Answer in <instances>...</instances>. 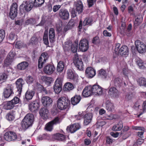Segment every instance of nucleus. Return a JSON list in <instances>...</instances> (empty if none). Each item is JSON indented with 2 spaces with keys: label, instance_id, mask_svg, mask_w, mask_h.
Returning <instances> with one entry per match:
<instances>
[{
  "label": "nucleus",
  "instance_id": "nucleus-1",
  "mask_svg": "<svg viewBox=\"0 0 146 146\" xmlns=\"http://www.w3.org/2000/svg\"><path fill=\"white\" fill-rule=\"evenodd\" d=\"M34 119V116L31 113H28L25 117L22 122V127L23 129H27L33 124Z\"/></svg>",
  "mask_w": 146,
  "mask_h": 146
},
{
  "label": "nucleus",
  "instance_id": "nucleus-2",
  "mask_svg": "<svg viewBox=\"0 0 146 146\" xmlns=\"http://www.w3.org/2000/svg\"><path fill=\"white\" fill-rule=\"evenodd\" d=\"M70 104V100L64 97L59 98L56 101L57 107L61 110H65L67 108Z\"/></svg>",
  "mask_w": 146,
  "mask_h": 146
},
{
  "label": "nucleus",
  "instance_id": "nucleus-3",
  "mask_svg": "<svg viewBox=\"0 0 146 146\" xmlns=\"http://www.w3.org/2000/svg\"><path fill=\"white\" fill-rule=\"evenodd\" d=\"M61 121V120L60 118L56 117L45 125V129L47 131H51L53 129V126L59 123Z\"/></svg>",
  "mask_w": 146,
  "mask_h": 146
},
{
  "label": "nucleus",
  "instance_id": "nucleus-4",
  "mask_svg": "<svg viewBox=\"0 0 146 146\" xmlns=\"http://www.w3.org/2000/svg\"><path fill=\"white\" fill-rule=\"evenodd\" d=\"M34 6V3L31 0L24 1L20 6V9L28 12L30 11Z\"/></svg>",
  "mask_w": 146,
  "mask_h": 146
},
{
  "label": "nucleus",
  "instance_id": "nucleus-5",
  "mask_svg": "<svg viewBox=\"0 0 146 146\" xmlns=\"http://www.w3.org/2000/svg\"><path fill=\"white\" fill-rule=\"evenodd\" d=\"M73 63L77 69L80 71L83 70V62L81 59L77 55H75L74 58Z\"/></svg>",
  "mask_w": 146,
  "mask_h": 146
},
{
  "label": "nucleus",
  "instance_id": "nucleus-6",
  "mask_svg": "<svg viewBox=\"0 0 146 146\" xmlns=\"http://www.w3.org/2000/svg\"><path fill=\"white\" fill-rule=\"evenodd\" d=\"M18 5L16 3H13L11 6L9 13V16L12 19H14L17 16Z\"/></svg>",
  "mask_w": 146,
  "mask_h": 146
},
{
  "label": "nucleus",
  "instance_id": "nucleus-7",
  "mask_svg": "<svg viewBox=\"0 0 146 146\" xmlns=\"http://www.w3.org/2000/svg\"><path fill=\"white\" fill-rule=\"evenodd\" d=\"M62 87V79L60 78H58L56 80L53 86L54 92L56 94L59 93L61 91Z\"/></svg>",
  "mask_w": 146,
  "mask_h": 146
},
{
  "label": "nucleus",
  "instance_id": "nucleus-8",
  "mask_svg": "<svg viewBox=\"0 0 146 146\" xmlns=\"http://www.w3.org/2000/svg\"><path fill=\"white\" fill-rule=\"evenodd\" d=\"M13 89V86L10 84L8 85L7 87L4 89L3 93L5 98H8L14 94Z\"/></svg>",
  "mask_w": 146,
  "mask_h": 146
},
{
  "label": "nucleus",
  "instance_id": "nucleus-9",
  "mask_svg": "<svg viewBox=\"0 0 146 146\" xmlns=\"http://www.w3.org/2000/svg\"><path fill=\"white\" fill-rule=\"evenodd\" d=\"M135 44L138 52L140 53H144L146 50V46L145 44L139 40H136L135 42Z\"/></svg>",
  "mask_w": 146,
  "mask_h": 146
},
{
  "label": "nucleus",
  "instance_id": "nucleus-10",
  "mask_svg": "<svg viewBox=\"0 0 146 146\" xmlns=\"http://www.w3.org/2000/svg\"><path fill=\"white\" fill-rule=\"evenodd\" d=\"M4 138L6 141H10L16 140L17 139V135L14 132L9 131L5 134Z\"/></svg>",
  "mask_w": 146,
  "mask_h": 146
},
{
  "label": "nucleus",
  "instance_id": "nucleus-11",
  "mask_svg": "<svg viewBox=\"0 0 146 146\" xmlns=\"http://www.w3.org/2000/svg\"><path fill=\"white\" fill-rule=\"evenodd\" d=\"M79 49L82 52L86 51L89 48V42L86 39H81L80 41Z\"/></svg>",
  "mask_w": 146,
  "mask_h": 146
},
{
  "label": "nucleus",
  "instance_id": "nucleus-12",
  "mask_svg": "<svg viewBox=\"0 0 146 146\" xmlns=\"http://www.w3.org/2000/svg\"><path fill=\"white\" fill-rule=\"evenodd\" d=\"M48 56L46 52H44L42 54L38 60V67L39 68H42L47 60Z\"/></svg>",
  "mask_w": 146,
  "mask_h": 146
},
{
  "label": "nucleus",
  "instance_id": "nucleus-13",
  "mask_svg": "<svg viewBox=\"0 0 146 146\" xmlns=\"http://www.w3.org/2000/svg\"><path fill=\"white\" fill-rule=\"evenodd\" d=\"M93 94L99 96L101 95L103 92L102 88L98 85H94L91 86Z\"/></svg>",
  "mask_w": 146,
  "mask_h": 146
},
{
  "label": "nucleus",
  "instance_id": "nucleus-14",
  "mask_svg": "<svg viewBox=\"0 0 146 146\" xmlns=\"http://www.w3.org/2000/svg\"><path fill=\"white\" fill-rule=\"evenodd\" d=\"M109 95L111 97L114 98H117L119 97V92L115 87L110 88L108 92Z\"/></svg>",
  "mask_w": 146,
  "mask_h": 146
},
{
  "label": "nucleus",
  "instance_id": "nucleus-15",
  "mask_svg": "<svg viewBox=\"0 0 146 146\" xmlns=\"http://www.w3.org/2000/svg\"><path fill=\"white\" fill-rule=\"evenodd\" d=\"M41 102L43 106L48 107L51 106L52 101L49 97L44 96L42 98Z\"/></svg>",
  "mask_w": 146,
  "mask_h": 146
},
{
  "label": "nucleus",
  "instance_id": "nucleus-16",
  "mask_svg": "<svg viewBox=\"0 0 146 146\" xmlns=\"http://www.w3.org/2000/svg\"><path fill=\"white\" fill-rule=\"evenodd\" d=\"M59 15L60 18L64 20L68 19L69 17L68 11L65 9H61L59 12Z\"/></svg>",
  "mask_w": 146,
  "mask_h": 146
},
{
  "label": "nucleus",
  "instance_id": "nucleus-17",
  "mask_svg": "<svg viewBox=\"0 0 146 146\" xmlns=\"http://www.w3.org/2000/svg\"><path fill=\"white\" fill-rule=\"evenodd\" d=\"M14 55L12 52H10L4 60V66H7L10 65L13 60Z\"/></svg>",
  "mask_w": 146,
  "mask_h": 146
},
{
  "label": "nucleus",
  "instance_id": "nucleus-18",
  "mask_svg": "<svg viewBox=\"0 0 146 146\" xmlns=\"http://www.w3.org/2000/svg\"><path fill=\"white\" fill-rule=\"evenodd\" d=\"M55 70L54 66L51 64H48L45 66L43 69L44 72L46 74L50 75Z\"/></svg>",
  "mask_w": 146,
  "mask_h": 146
},
{
  "label": "nucleus",
  "instance_id": "nucleus-19",
  "mask_svg": "<svg viewBox=\"0 0 146 146\" xmlns=\"http://www.w3.org/2000/svg\"><path fill=\"white\" fill-rule=\"evenodd\" d=\"M86 76L88 78H92L96 74V71L94 69L91 67H88L85 71Z\"/></svg>",
  "mask_w": 146,
  "mask_h": 146
},
{
  "label": "nucleus",
  "instance_id": "nucleus-20",
  "mask_svg": "<svg viewBox=\"0 0 146 146\" xmlns=\"http://www.w3.org/2000/svg\"><path fill=\"white\" fill-rule=\"evenodd\" d=\"M82 94L85 97H88L93 94L91 86H90L86 87L83 90Z\"/></svg>",
  "mask_w": 146,
  "mask_h": 146
},
{
  "label": "nucleus",
  "instance_id": "nucleus-21",
  "mask_svg": "<svg viewBox=\"0 0 146 146\" xmlns=\"http://www.w3.org/2000/svg\"><path fill=\"white\" fill-rule=\"evenodd\" d=\"M39 106L38 102L36 101H34L30 102L29 105V110L33 112L37 110Z\"/></svg>",
  "mask_w": 146,
  "mask_h": 146
},
{
  "label": "nucleus",
  "instance_id": "nucleus-22",
  "mask_svg": "<svg viewBox=\"0 0 146 146\" xmlns=\"http://www.w3.org/2000/svg\"><path fill=\"white\" fill-rule=\"evenodd\" d=\"M24 81L22 78H20L18 79L16 82V87L17 89V91L19 94H21L23 84Z\"/></svg>",
  "mask_w": 146,
  "mask_h": 146
},
{
  "label": "nucleus",
  "instance_id": "nucleus-23",
  "mask_svg": "<svg viewBox=\"0 0 146 146\" xmlns=\"http://www.w3.org/2000/svg\"><path fill=\"white\" fill-rule=\"evenodd\" d=\"M92 115L91 113H88L83 115L84 125H87L89 124L92 120Z\"/></svg>",
  "mask_w": 146,
  "mask_h": 146
},
{
  "label": "nucleus",
  "instance_id": "nucleus-24",
  "mask_svg": "<svg viewBox=\"0 0 146 146\" xmlns=\"http://www.w3.org/2000/svg\"><path fill=\"white\" fill-rule=\"evenodd\" d=\"M48 35L50 42L51 43H53L55 41V33L54 30L53 28H52L49 29Z\"/></svg>",
  "mask_w": 146,
  "mask_h": 146
},
{
  "label": "nucleus",
  "instance_id": "nucleus-25",
  "mask_svg": "<svg viewBox=\"0 0 146 146\" xmlns=\"http://www.w3.org/2000/svg\"><path fill=\"white\" fill-rule=\"evenodd\" d=\"M74 4L76 7V10L78 13H80L82 12L83 10V5L82 1L78 0L75 2Z\"/></svg>",
  "mask_w": 146,
  "mask_h": 146
},
{
  "label": "nucleus",
  "instance_id": "nucleus-26",
  "mask_svg": "<svg viewBox=\"0 0 146 146\" xmlns=\"http://www.w3.org/2000/svg\"><path fill=\"white\" fill-rule=\"evenodd\" d=\"M78 46V42L77 41H75L74 44H72L71 43H69L68 45L67 44H65V47L69 48V46H71V48L72 51L74 52H76L77 50Z\"/></svg>",
  "mask_w": 146,
  "mask_h": 146
},
{
  "label": "nucleus",
  "instance_id": "nucleus-27",
  "mask_svg": "<svg viewBox=\"0 0 146 146\" xmlns=\"http://www.w3.org/2000/svg\"><path fill=\"white\" fill-rule=\"evenodd\" d=\"M35 94V92L32 90H28L25 93V98L27 100H31Z\"/></svg>",
  "mask_w": 146,
  "mask_h": 146
},
{
  "label": "nucleus",
  "instance_id": "nucleus-28",
  "mask_svg": "<svg viewBox=\"0 0 146 146\" xmlns=\"http://www.w3.org/2000/svg\"><path fill=\"white\" fill-rule=\"evenodd\" d=\"M48 111L45 108H42L40 110L39 114L42 118L44 119H46L48 117Z\"/></svg>",
  "mask_w": 146,
  "mask_h": 146
},
{
  "label": "nucleus",
  "instance_id": "nucleus-29",
  "mask_svg": "<svg viewBox=\"0 0 146 146\" xmlns=\"http://www.w3.org/2000/svg\"><path fill=\"white\" fill-rule=\"evenodd\" d=\"M118 53L120 54L123 55H128V47L125 45L122 46L119 49Z\"/></svg>",
  "mask_w": 146,
  "mask_h": 146
},
{
  "label": "nucleus",
  "instance_id": "nucleus-30",
  "mask_svg": "<svg viewBox=\"0 0 146 146\" xmlns=\"http://www.w3.org/2000/svg\"><path fill=\"white\" fill-rule=\"evenodd\" d=\"M81 97L80 95H76L71 99V102L72 105H75L78 104L81 99Z\"/></svg>",
  "mask_w": 146,
  "mask_h": 146
},
{
  "label": "nucleus",
  "instance_id": "nucleus-31",
  "mask_svg": "<svg viewBox=\"0 0 146 146\" xmlns=\"http://www.w3.org/2000/svg\"><path fill=\"white\" fill-rule=\"evenodd\" d=\"M123 127V125L121 121H119L116 124L114 125L112 128V130L113 131H119L122 129Z\"/></svg>",
  "mask_w": 146,
  "mask_h": 146
},
{
  "label": "nucleus",
  "instance_id": "nucleus-32",
  "mask_svg": "<svg viewBox=\"0 0 146 146\" xmlns=\"http://www.w3.org/2000/svg\"><path fill=\"white\" fill-rule=\"evenodd\" d=\"M80 127V125L79 124L75 123L70 125L69 130L71 133H73L79 129Z\"/></svg>",
  "mask_w": 146,
  "mask_h": 146
},
{
  "label": "nucleus",
  "instance_id": "nucleus-33",
  "mask_svg": "<svg viewBox=\"0 0 146 146\" xmlns=\"http://www.w3.org/2000/svg\"><path fill=\"white\" fill-rule=\"evenodd\" d=\"M106 108L109 111L111 112L114 109L113 104L109 101H107L106 103Z\"/></svg>",
  "mask_w": 146,
  "mask_h": 146
},
{
  "label": "nucleus",
  "instance_id": "nucleus-34",
  "mask_svg": "<svg viewBox=\"0 0 146 146\" xmlns=\"http://www.w3.org/2000/svg\"><path fill=\"white\" fill-rule=\"evenodd\" d=\"M42 82L45 83L47 85H49L51 84L52 79L51 77L42 76L41 77Z\"/></svg>",
  "mask_w": 146,
  "mask_h": 146
},
{
  "label": "nucleus",
  "instance_id": "nucleus-35",
  "mask_svg": "<svg viewBox=\"0 0 146 146\" xmlns=\"http://www.w3.org/2000/svg\"><path fill=\"white\" fill-rule=\"evenodd\" d=\"M29 64L26 62H23L17 65V68L18 69L23 70L26 69L28 66Z\"/></svg>",
  "mask_w": 146,
  "mask_h": 146
},
{
  "label": "nucleus",
  "instance_id": "nucleus-36",
  "mask_svg": "<svg viewBox=\"0 0 146 146\" xmlns=\"http://www.w3.org/2000/svg\"><path fill=\"white\" fill-rule=\"evenodd\" d=\"M64 66V62L62 61H60L58 64L56 68L57 71L59 73L62 72L63 70Z\"/></svg>",
  "mask_w": 146,
  "mask_h": 146
},
{
  "label": "nucleus",
  "instance_id": "nucleus-37",
  "mask_svg": "<svg viewBox=\"0 0 146 146\" xmlns=\"http://www.w3.org/2000/svg\"><path fill=\"white\" fill-rule=\"evenodd\" d=\"M15 111H11L8 113L6 115V117L7 119L9 121L13 120L15 119Z\"/></svg>",
  "mask_w": 146,
  "mask_h": 146
},
{
  "label": "nucleus",
  "instance_id": "nucleus-38",
  "mask_svg": "<svg viewBox=\"0 0 146 146\" xmlns=\"http://www.w3.org/2000/svg\"><path fill=\"white\" fill-rule=\"evenodd\" d=\"M15 105L11 101H7L4 105V108L7 110L11 109L14 107Z\"/></svg>",
  "mask_w": 146,
  "mask_h": 146
},
{
  "label": "nucleus",
  "instance_id": "nucleus-39",
  "mask_svg": "<svg viewBox=\"0 0 146 146\" xmlns=\"http://www.w3.org/2000/svg\"><path fill=\"white\" fill-rule=\"evenodd\" d=\"M54 138L59 141H62L65 139V136L64 135L59 133L55 134L53 136Z\"/></svg>",
  "mask_w": 146,
  "mask_h": 146
},
{
  "label": "nucleus",
  "instance_id": "nucleus-40",
  "mask_svg": "<svg viewBox=\"0 0 146 146\" xmlns=\"http://www.w3.org/2000/svg\"><path fill=\"white\" fill-rule=\"evenodd\" d=\"M74 88L73 85L71 83L67 82L64 86V90L65 91H69Z\"/></svg>",
  "mask_w": 146,
  "mask_h": 146
},
{
  "label": "nucleus",
  "instance_id": "nucleus-41",
  "mask_svg": "<svg viewBox=\"0 0 146 146\" xmlns=\"http://www.w3.org/2000/svg\"><path fill=\"white\" fill-rule=\"evenodd\" d=\"M133 128L134 129L140 130V131H139L138 132V135L139 137L142 138L144 132V128L143 127H134Z\"/></svg>",
  "mask_w": 146,
  "mask_h": 146
},
{
  "label": "nucleus",
  "instance_id": "nucleus-42",
  "mask_svg": "<svg viewBox=\"0 0 146 146\" xmlns=\"http://www.w3.org/2000/svg\"><path fill=\"white\" fill-rule=\"evenodd\" d=\"M44 43L46 45L49 44V41L48 37V31L46 30L44 32L43 37Z\"/></svg>",
  "mask_w": 146,
  "mask_h": 146
},
{
  "label": "nucleus",
  "instance_id": "nucleus-43",
  "mask_svg": "<svg viewBox=\"0 0 146 146\" xmlns=\"http://www.w3.org/2000/svg\"><path fill=\"white\" fill-rule=\"evenodd\" d=\"M113 82L114 85L116 87H119L121 86L122 83L121 80L119 78H115Z\"/></svg>",
  "mask_w": 146,
  "mask_h": 146
},
{
  "label": "nucleus",
  "instance_id": "nucleus-44",
  "mask_svg": "<svg viewBox=\"0 0 146 146\" xmlns=\"http://www.w3.org/2000/svg\"><path fill=\"white\" fill-rule=\"evenodd\" d=\"M92 21L91 18L86 17L85 19L83 22V25L84 26L87 25H90L92 24Z\"/></svg>",
  "mask_w": 146,
  "mask_h": 146
},
{
  "label": "nucleus",
  "instance_id": "nucleus-45",
  "mask_svg": "<svg viewBox=\"0 0 146 146\" xmlns=\"http://www.w3.org/2000/svg\"><path fill=\"white\" fill-rule=\"evenodd\" d=\"M67 77L68 78L74 80L75 76L74 74L73 71L71 69H68L67 72Z\"/></svg>",
  "mask_w": 146,
  "mask_h": 146
},
{
  "label": "nucleus",
  "instance_id": "nucleus-46",
  "mask_svg": "<svg viewBox=\"0 0 146 146\" xmlns=\"http://www.w3.org/2000/svg\"><path fill=\"white\" fill-rule=\"evenodd\" d=\"M137 82L140 86H146V79L144 78L141 77L138 79Z\"/></svg>",
  "mask_w": 146,
  "mask_h": 146
},
{
  "label": "nucleus",
  "instance_id": "nucleus-47",
  "mask_svg": "<svg viewBox=\"0 0 146 146\" xmlns=\"http://www.w3.org/2000/svg\"><path fill=\"white\" fill-rule=\"evenodd\" d=\"M44 0H35L33 3L34 6L35 7L41 6L44 3Z\"/></svg>",
  "mask_w": 146,
  "mask_h": 146
},
{
  "label": "nucleus",
  "instance_id": "nucleus-48",
  "mask_svg": "<svg viewBox=\"0 0 146 146\" xmlns=\"http://www.w3.org/2000/svg\"><path fill=\"white\" fill-rule=\"evenodd\" d=\"M98 75L99 77L105 78L106 76V71L102 69L100 70L99 71Z\"/></svg>",
  "mask_w": 146,
  "mask_h": 146
},
{
  "label": "nucleus",
  "instance_id": "nucleus-49",
  "mask_svg": "<svg viewBox=\"0 0 146 146\" xmlns=\"http://www.w3.org/2000/svg\"><path fill=\"white\" fill-rule=\"evenodd\" d=\"M137 64L140 69H144L145 68L143 61L140 59H139L137 61Z\"/></svg>",
  "mask_w": 146,
  "mask_h": 146
},
{
  "label": "nucleus",
  "instance_id": "nucleus-50",
  "mask_svg": "<svg viewBox=\"0 0 146 146\" xmlns=\"http://www.w3.org/2000/svg\"><path fill=\"white\" fill-rule=\"evenodd\" d=\"M17 35L13 33H11L8 36L9 40L11 41L17 39Z\"/></svg>",
  "mask_w": 146,
  "mask_h": 146
},
{
  "label": "nucleus",
  "instance_id": "nucleus-51",
  "mask_svg": "<svg viewBox=\"0 0 146 146\" xmlns=\"http://www.w3.org/2000/svg\"><path fill=\"white\" fill-rule=\"evenodd\" d=\"M142 17L140 16L139 17H137L135 19L134 23V25L135 26L139 25L141 22Z\"/></svg>",
  "mask_w": 146,
  "mask_h": 146
},
{
  "label": "nucleus",
  "instance_id": "nucleus-52",
  "mask_svg": "<svg viewBox=\"0 0 146 146\" xmlns=\"http://www.w3.org/2000/svg\"><path fill=\"white\" fill-rule=\"evenodd\" d=\"M5 36V31L3 30H0V43L4 39Z\"/></svg>",
  "mask_w": 146,
  "mask_h": 146
},
{
  "label": "nucleus",
  "instance_id": "nucleus-53",
  "mask_svg": "<svg viewBox=\"0 0 146 146\" xmlns=\"http://www.w3.org/2000/svg\"><path fill=\"white\" fill-rule=\"evenodd\" d=\"M30 42L33 44H36L38 43V39L36 36H33L31 38Z\"/></svg>",
  "mask_w": 146,
  "mask_h": 146
},
{
  "label": "nucleus",
  "instance_id": "nucleus-54",
  "mask_svg": "<svg viewBox=\"0 0 146 146\" xmlns=\"http://www.w3.org/2000/svg\"><path fill=\"white\" fill-rule=\"evenodd\" d=\"M34 80L33 78L30 76H29L26 78V82L28 84H30L32 83Z\"/></svg>",
  "mask_w": 146,
  "mask_h": 146
},
{
  "label": "nucleus",
  "instance_id": "nucleus-55",
  "mask_svg": "<svg viewBox=\"0 0 146 146\" xmlns=\"http://www.w3.org/2000/svg\"><path fill=\"white\" fill-rule=\"evenodd\" d=\"M83 115L84 114L82 113L79 112L77 115H74L73 117L76 118V120H78L81 119L83 117Z\"/></svg>",
  "mask_w": 146,
  "mask_h": 146
},
{
  "label": "nucleus",
  "instance_id": "nucleus-56",
  "mask_svg": "<svg viewBox=\"0 0 146 146\" xmlns=\"http://www.w3.org/2000/svg\"><path fill=\"white\" fill-rule=\"evenodd\" d=\"M74 22L73 20H71L67 25L68 28V29H72L74 26Z\"/></svg>",
  "mask_w": 146,
  "mask_h": 146
},
{
  "label": "nucleus",
  "instance_id": "nucleus-57",
  "mask_svg": "<svg viewBox=\"0 0 146 146\" xmlns=\"http://www.w3.org/2000/svg\"><path fill=\"white\" fill-rule=\"evenodd\" d=\"M6 53L4 50H0V62L5 56Z\"/></svg>",
  "mask_w": 146,
  "mask_h": 146
},
{
  "label": "nucleus",
  "instance_id": "nucleus-58",
  "mask_svg": "<svg viewBox=\"0 0 146 146\" xmlns=\"http://www.w3.org/2000/svg\"><path fill=\"white\" fill-rule=\"evenodd\" d=\"M19 98L15 96L14 98L11 100L14 105H15L17 104H18L19 101Z\"/></svg>",
  "mask_w": 146,
  "mask_h": 146
},
{
  "label": "nucleus",
  "instance_id": "nucleus-59",
  "mask_svg": "<svg viewBox=\"0 0 146 146\" xmlns=\"http://www.w3.org/2000/svg\"><path fill=\"white\" fill-rule=\"evenodd\" d=\"M130 73L131 71L126 68H124L123 69V73L125 76H128Z\"/></svg>",
  "mask_w": 146,
  "mask_h": 146
},
{
  "label": "nucleus",
  "instance_id": "nucleus-60",
  "mask_svg": "<svg viewBox=\"0 0 146 146\" xmlns=\"http://www.w3.org/2000/svg\"><path fill=\"white\" fill-rule=\"evenodd\" d=\"M7 76L5 73H3L0 75V80H5L7 78Z\"/></svg>",
  "mask_w": 146,
  "mask_h": 146
},
{
  "label": "nucleus",
  "instance_id": "nucleus-61",
  "mask_svg": "<svg viewBox=\"0 0 146 146\" xmlns=\"http://www.w3.org/2000/svg\"><path fill=\"white\" fill-rule=\"evenodd\" d=\"M99 37L96 36L93 38L92 40V42L94 44H97L99 42Z\"/></svg>",
  "mask_w": 146,
  "mask_h": 146
},
{
  "label": "nucleus",
  "instance_id": "nucleus-62",
  "mask_svg": "<svg viewBox=\"0 0 146 146\" xmlns=\"http://www.w3.org/2000/svg\"><path fill=\"white\" fill-rule=\"evenodd\" d=\"M47 138V135L46 134H44L42 135H39L37 137V139L39 140H42L43 139H46Z\"/></svg>",
  "mask_w": 146,
  "mask_h": 146
},
{
  "label": "nucleus",
  "instance_id": "nucleus-63",
  "mask_svg": "<svg viewBox=\"0 0 146 146\" xmlns=\"http://www.w3.org/2000/svg\"><path fill=\"white\" fill-rule=\"evenodd\" d=\"M96 0H87L88 5L89 7H91L94 5Z\"/></svg>",
  "mask_w": 146,
  "mask_h": 146
},
{
  "label": "nucleus",
  "instance_id": "nucleus-64",
  "mask_svg": "<svg viewBox=\"0 0 146 146\" xmlns=\"http://www.w3.org/2000/svg\"><path fill=\"white\" fill-rule=\"evenodd\" d=\"M106 118V119L112 120L116 118V115H115L111 114L109 115H107Z\"/></svg>",
  "mask_w": 146,
  "mask_h": 146
}]
</instances>
